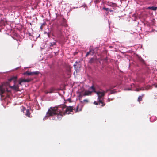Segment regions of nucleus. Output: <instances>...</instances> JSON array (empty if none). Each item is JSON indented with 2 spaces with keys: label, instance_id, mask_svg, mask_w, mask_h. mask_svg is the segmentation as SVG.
<instances>
[{
  "label": "nucleus",
  "instance_id": "obj_1",
  "mask_svg": "<svg viewBox=\"0 0 157 157\" xmlns=\"http://www.w3.org/2000/svg\"><path fill=\"white\" fill-rule=\"evenodd\" d=\"M49 109L47 112V114L49 116H53L55 115H57L58 116L60 115L63 116L65 114H68L70 112L72 111L73 109H66L65 112L63 113L62 112L58 111V109Z\"/></svg>",
  "mask_w": 157,
  "mask_h": 157
},
{
  "label": "nucleus",
  "instance_id": "obj_2",
  "mask_svg": "<svg viewBox=\"0 0 157 157\" xmlns=\"http://www.w3.org/2000/svg\"><path fill=\"white\" fill-rule=\"evenodd\" d=\"M109 90V89H107L106 90V92H105L103 91H99L97 92H95L98 97V99L99 100V101L98 102H97L96 101H95L94 102V104L96 105H100L99 107L103 106L105 105V104L102 101L101 98H102L104 96L105 93L107 92Z\"/></svg>",
  "mask_w": 157,
  "mask_h": 157
},
{
  "label": "nucleus",
  "instance_id": "obj_3",
  "mask_svg": "<svg viewBox=\"0 0 157 157\" xmlns=\"http://www.w3.org/2000/svg\"><path fill=\"white\" fill-rule=\"evenodd\" d=\"M9 84L8 82H6L2 85L0 86V94L1 95L2 98L4 95L2 94L6 92L5 87L7 86H9Z\"/></svg>",
  "mask_w": 157,
  "mask_h": 157
},
{
  "label": "nucleus",
  "instance_id": "obj_4",
  "mask_svg": "<svg viewBox=\"0 0 157 157\" xmlns=\"http://www.w3.org/2000/svg\"><path fill=\"white\" fill-rule=\"evenodd\" d=\"M94 91V89L93 86H92L88 90H85L84 92L82 93L83 96H88L90 95L92 92Z\"/></svg>",
  "mask_w": 157,
  "mask_h": 157
},
{
  "label": "nucleus",
  "instance_id": "obj_5",
  "mask_svg": "<svg viewBox=\"0 0 157 157\" xmlns=\"http://www.w3.org/2000/svg\"><path fill=\"white\" fill-rule=\"evenodd\" d=\"M39 73V72L38 71H36L33 72H29L28 71L24 73V75L27 74L28 75H37Z\"/></svg>",
  "mask_w": 157,
  "mask_h": 157
},
{
  "label": "nucleus",
  "instance_id": "obj_6",
  "mask_svg": "<svg viewBox=\"0 0 157 157\" xmlns=\"http://www.w3.org/2000/svg\"><path fill=\"white\" fill-rule=\"evenodd\" d=\"M30 81L31 79H25L21 78L19 81V84L21 86L22 85V82H29Z\"/></svg>",
  "mask_w": 157,
  "mask_h": 157
},
{
  "label": "nucleus",
  "instance_id": "obj_7",
  "mask_svg": "<svg viewBox=\"0 0 157 157\" xmlns=\"http://www.w3.org/2000/svg\"><path fill=\"white\" fill-rule=\"evenodd\" d=\"M10 87L16 91H17L19 90V85H16L15 83H14V84L13 86H10Z\"/></svg>",
  "mask_w": 157,
  "mask_h": 157
},
{
  "label": "nucleus",
  "instance_id": "obj_8",
  "mask_svg": "<svg viewBox=\"0 0 157 157\" xmlns=\"http://www.w3.org/2000/svg\"><path fill=\"white\" fill-rule=\"evenodd\" d=\"M76 72L77 73L79 70L80 66L78 63H76L74 65Z\"/></svg>",
  "mask_w": 157,
  "mask_h": 157
},
{
  "label": "nucleus",
  "instance_id": "obj_9",
  "mask_svg": "<svg viewBox=\"0 0 157 157\" xmlns=\"http://www.w3.org/2000/svg\"><path fill=\"white\" fill-rule=\"evenodd\" d=\"M17 78V76H13L11 77L10 78L9 80L10 81H13L14 83H16V79Z\"/></svg>",
  "mask_w": 157,
  "mask_h": 157
},
{
  "label": "nucleus",
  "instance_id": "obj_10",
  "mask_svg": "<svg viewBox=\"0 0 157 157\" xmlns=\"http://www.w3.org/2000/svg\"><path fill=\"white\" fill-rule=\"evenodd\" d=\"M25 110L26 111V116L28 117H30V113H29V109L27 110Z\"/></svg>",
  "mask_w": 157,
  "mask_h": 157
},
{
  "label": "nucleus",
  "instance_id": "obj_11",
  "mask_svg": "<svg viewBox=\"0 0 157 157\" xmlns=\"http://www.w3.org/2000/svg\"><path fill=\"white\" fill-rule=\"evenodd\" d=\"M54 90L53 88H51L48 91V92H47L46 93L47 94L48 93H52L53 92Z\"/></svg>",
  "mask_w": 157,
  "mask_h": 157
},
{
  "label": "nucleus",
  "instance_id": "obj_12",
  "mask_svg": "<svg viewBox=\"0 0 157 157\" xmlns=\"http://www.w3.org/2000/svg\"><path fill=\"white\" fill-rule=\"evenodd\" d=\"M60 107L61 108H72L71 106H70L69 107H67L63 105H62L61 106H60Z\"/></svg>",
  "mask_w": 157,
  "mask_h": 157
},
{
  "label": "nucleus",
  "instance_id": "obj_13",
  "mask_svg": "<svg viewBox=\"0 0 157 157\" xmlns=\"http://www.w3.org/2000/svg\"><path fill=\"white\" fill-rule=\"evenodd\" d=\"M144 89L143 88H136V91H139L141 90H144Z\"/></svg>",
  "mask_w": 157,
  "mask_h": 157
},
{
  "label": "nucleus",
  "instance_id": "obj_14",
  "mask_svg": "<svg viewBox=\"0 0 157 157\" xmlns=\"http://www.w3.org/2000/svg\"><path fill=\"white\" fill-rule=\"evenodd\" d=\"M157 9V7H153V6L151 7V10H153L155 11Z\"/></svg>",
  "mask_w": 157,
  "mask_h": 157
},
{
  "label": "nucleus",
  "instance_id": "obj_15",
  "mask_svg": "<svg viewBox=\"0 0 157 157\" xmlns=\"http://www.w3.org/2000/svg\"><path fill=\"white\" fill-rule=\"evenodd\" d=\"M92 51H93V50H90V51H89V52H87V54H86V56H88V55H89V54H90V55H91V52Z\"/></svg>",
  "mask_w": 157,
  "mask_h": 157
},
{
  "label": "nucleus",
  "instance_id": "obj_16",
  "mask_svg": "<svg viewBox=\"0 0 157 157\" xmlns=\"http://www.w3.org/2000/svg\"><path fill=\"white\" fill-rule=\"evenodd\" d=\"M50 46H53V45H55L56 44V43L53 42V43H50Z\"/></svg>",
  "mask_w": 157,
  "mask_h": 157
},
{
  "label": "nucleus",
  "instance_id": "obj_17",
  "mask_svg": "<svg viewBox=\"0 0 157 157\" xmlns=\"http://www.w3.org/2000/svg\"><path fill=\"white\" fill-rule=\"evenodd\" d=\"M142 97L141 96H140L138 98V100L139 101H141L142 99Z\"/></svg>",
  "mask_w": 157,
  "mask_h": 157
},
{
  "label": "nucleus",
  "instance_id": "obj_18",
  "mask_svg": "<svg viewBox=\"0 0 157 157\" xmlns=\"http://www.w3.org/2000/svg\"><path fill=\"white\" fill-rule=\"evenodd\" d=\"M114 93V91L110 90V93L109 94H112Z\"/></svg>",
  "mask_w": 157,
  "mask_h": 157
},
{
  "label": "nucleus",
  "instance_id": "obj_19",
  "mask_svg": "<svg viewBox=\"0 0 157 157\" xmlns=\"http://www.w3.org/2000/svg\"><path fill=\"white\" fill-rule=\"evenodd\" d=\"M83 101L84 102H87L88 101V100L87 99H86L84 100H83Z\"/></svg>",
  "mask_w": 157,
  "mask_h": 157
},
{
  "label": "nucleus",
  "instance_id": "obj_20",
  "mask_svg": "<svg viewBox=\"0 0 157 157\" xmlns=\"http://www.w3.org/2000/svg\"><path fill=\"white\" fill-rule=\"evenodd\" d=\"M103 9L105 10L106 11H108L109 10V9L108 8H103Z\"/></svg>",
  "mask_w": 157,
  "mask_h": 157
},
{
  "label": "nucleus",
  "instance_id": "obj_21",
  "mask_svg": "<svg viewBox=\"0 0 157 157\" xmlns=\"http://www.w3.org/2000/svg\"><path fill=\"white\" fill-rule=\"evenodd\" d=\"M93 50V51H92L91 52V55H92L94 53V51L93 50Z\"/></svg>",
  "mask_w": 157,
  "mask_h": 157
},
{
  "label": "nucleus",
  "instance_id": "obj_22",
  "mask_svg": "<svg viewBox=\"0 0 157 157\" xmlns=\"http://www.w3.org/2000/svg\"><path fill=\"white\" fill-rule=\"evenodd\" d=\"M147 9H151V7H149L147 8Z\"/></svg>",
  "mask_w": 157,
  "mask_h": 157
},
{
  "label": "nucleus",
  "instance_id": "obj_23",
  "mask_svg": "<svg viewBox=\"0 0 157 157\" xmlns=\"http://www.w3.org/2000/svg\"><path fill=\"white\" fill-rule=\"evenodd\" d=\"M149 89L148 87V86H147L146 88H145V89L146 90H148V89Z\"/></svg>",
  "mask_w": 157,
  "mask_h": 157
},
{
  "label": "nucleus",
  "instance_id": "obj_24",
  "mask_svg": "<svg viewBox=\"0 0 157 157\" xmlns=\"http://www.w3.org/2000/svg\"><path fill=\"white\" fill-rule=\"evenodd\" d=\"M108 101L109 102L110 101V99L109 98L108 99Z\"/></svg>",
  "mask_w": 157,
  "mask_h": 157
},
{
  "label": "nucleus",
  "instance_id": "obj_25",
  "mask_svg": "<svg viewBox=\"0 0 157 157\" xmlns=\"http://www.w3.org/2000/svg\"><path fill=\"white\" fill-rule=\"evenodd\" d=\"M25 109H23V110H22V111H23L24 112V111H25Z\"/></svg>",
  "mask_w": 157,
  "mask_h": 157
},
{
  "label": "nucleus",
  "instance_id": "obj_26",
  "mask_svg": "<svg viewBox=\"0 0 157 157\" xmlns=\"http://www.w3.org/2000/svg\"><path fill=\"white\" fill-rule=\"evenodd\" d=\"M126 90H130V89H126Z\"/></svg>",
  "mask_w": 157,
  "mask_h": 157
},
{
  "label": "nucleus",
  "instance_id": "obj_27",
  "mask_svg": "<svg viewBox=\"0 0 157 157\" xmlns=\"http://www.w3.org/2000/svg\"><path fill=\"white\" fill-rule=\"evenodd\" d=\"M78 109V108H77V109H77V111H78V109Z\"/></svg>",
  "mask_w": 157,
  "mask_h": 157
},
{
  "label": "nucleus",
  "instance_id": "obj_28",
  "mask_svg": "<svg viewBox=\"0 0 157 157\" xmlns=\"http://www.w3.org/2000/svg\"><path fill=\"white\" fill-rule=\"evenodd\" d=\"M155 87H157V85H156L155 86Z\"/></svg>",
  "mask_w": 157,
  "mask_h": 157
},
{
  "label": "nucleus",
  "instance_id": "obj_29",
  "mask_svg": "<svg viewBox=\"0 0 157 157\" xmlns=\"http://www.w3.org/2000/svg\"><path fill=\"white\" fill-rule=\"evenodd\" d=\"M50 108H52V107H51ZM52 108H55V107H53Z\"/></svg>",
  "mask_w": 157,
  "mask_h": 157
},
{
  "label": "nucleus",
  "instance_id": "obj_30",
  "mask_svg": "<svg viewBox=\"0 0 157 157\" xmlns=\"http://www.w3.org/2000/svg\"><path fill=\"white\" fill-rule=\"evenodd\" d=\"M81 109H80V111H81Z\"/></svg>",
  "mask_w": 157,
  "mask_h": 157
}]
</instances>
